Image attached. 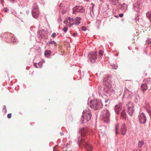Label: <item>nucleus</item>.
I'll return each instance as SVG.
<instances>
[{"label":"nucleus","instance_id":"obj_1","mask_svg":"<svg viewBox=\"0 0 151 151\" xmlns=\"http://www.w3.org/2000/svg\"><path fill=\"white\" fill-rule=\"evenodd\" d=\"M87 132V130L86 128H81L79 130V132L80 136L78 138L77 143L79 147H81L82 146H84L85 148L88 151H92L93 148L91 145L89 143L86 142V141L84 140L82 137H84Z\"/></svg>","mask_w":151,"mask_h":151},{"label":"nucleus","instance_id":"obj_2","mask_svg":"<svg viewBox=\"0 0 151 151\" xmlns=\"http://www.w3.org/2000/svg\"><path fill=\"white\" fill-rule=\"evenodd\" d=\"M91 112L89 109L84 110L83 113V117L81 119V123H83L88 121L91 119Z\"/></svg>","mask_w":151,"mask_h":151},{"label":"nucleus","instance_id":"obj_3","mask_svg":"<svg viewBox=\"0 0 151 151\" xmlns=\"http://www.w3.org/2000/svg\"><path fill=\"white\" fill-rule=\"evenodd\" d=\"M90 106L94 110H97L102 107V104L100 100L94 99L90 102Z\"/></svg>","mask_w":151,"mask_h":151},{"label":"nucleus","instance_id":"obj_4","mask_svg":"<svg viewBox=\"0 0 151 151\" xmlns=\"http://www.w3.org/2000/svg\"><path fill=\"white\" fill-rule=\"evenodd\" d=\"M110 113L107 109L104 110L101 114V118L105 123H108L109 121Z\"/></svg>","mask_w":151,"mask_h":151},{"label":"nucleus","instance_id":"obj_5","mask_svg":"<svg viewBox=\"0 0 151 151\" xmlns=\"http://www.w3.org/2000/svg\"><path fill=\"white\" fill-rule=\"evenodd\" d=\"M103 83L104 87L111 86V76L109 75H104L103 79Z\"/></svg>","mask_w":151,"mask_h":151},{"label":"nucleus","instance_id":"obj_6","mask_svg":"<svg viewBox=\"0 0 151 151\" xmlns=\"http://www.w3.org/2000/svg\"><path fill=\"white\" fill-rule=\"evenodd\" d=\"M96 52H91L88 55V60L91 63H94L97 58Z\"/></svg>","mask_w":151,"mask_h":151},{"label":"nucleus","instance_id":"obj_7","mask_svg":"<svg viewBox=\"0 0 151 151\" xmlns=\"http://www.w3.org/2000/svg\"><path fill=\"white\" fill-rule=\"evenodd\" d=\"M127 111L129 115L132 116L134 111L133 104L131 102H129L127 104Z\"/></svg>","mask_w":151,"mask_h":151},{"label":"nucleus","instance_id":"obj_8","mask_svg":"<svg viewBox=\"0 0 151 151\" xmlns=\"http://www.w3.org/2000/svg\"><path fill=\"white\" fill-rule=\"evenodd\" d=\"M104 90L107 93H110V94H114L115 93V91L111 87V86L106 87H104Z\"/></svg>","mask_w":151,"mask_h":151},{"label":"nucleus","instance_id":"obj_9","mask_svg":"<svg viewBox=\"0 0 151 151\" xmlns=\"http://www.w3.org/2000/svg\"><path fill=\"white\" fill-rule=\"evenodd\" d=\"M139 120L142 124L145 123L146 121V117L145 114L142 112L139 116Z\"/></svg>","mask_w":151,"mask_h":151},{"label":"nucleus","instance_id":"obj_10","mask_svg":"<svg viewBox=\"0 0 151 151\" xmlns=\"http://www.w3.org/2000/svg\"><path fill=\"white\" fill-rule=\"evenodd\" d=\"M150 84V82L148 81L146 83H144L141 85L142 91L143 92L144 91L148 89V86Z\"/></svg>","mask_w":151,"mask_h":151},{"label":"nucleus","instance_id":"obj_11","mask_svg":"<svg viewBox=\"0 0 151 151\" xmlns=\"http://www.w3.org/2000/svg\"><path fill=\"white\" fill-rule=\"evenodd\" d=\"M122 107V105L120 103H119L118 104L116 105L114 108L115 112L117 114H118L119 112L121 110Z\"/></svg>","mask_w":151,"mask_h":151},{"label":"nucleus","instance_id":"obj_12","mask_svg":"<svg viewBox=\"0 0 151 151\" xmlns=\"http://www.w3.org/2000/svg\"><path fill=\"white\" fill-rule=\"evenodd\" d=\"M81 19V17H77L73 19V23L70 24V25L73 24L78 25L80 23V20Z\"/></svg>","mask_w":151,"mask_h":151},{"label":"nucleus","instance_id":"obj_13","mask_svg":"<svg viewBox=\"0 0 151 151\" xmlns=\"http://www.w3.org/2000/svg\"><path fill=\"white\" fill-rule=\"evenodd\" d=\"M145 109L146 111L149 114L151 119V107L149 104H147L146 106L145 107Z\"/></svg>","mask_w":151,"mask_h":151},{"label":"nucleus","instance_id":"obj_14","mask_svg":"<svg viewBox=\"0 0 151 151\" xmlns=\"http://www.w3.org/2000/svg\"><path fill=\"white\" fill-rule=\"evenodd\" d=\"M127 129L126 127L124 124H123L121 128V133L123 135H124L126 134Z\"/></svg>","mask_w":151,"mask_h":151},{"label":"nucleus","instance_id":"obj_15","mask_svg":"<svg viewBox=\"0 0 151 151\" xmlns=\"http://www.w3.org/2000/svg\"><path fill=\"white\" fill-rule=\"evenodd\" d=\"M131 92L128 89H125L124 93L123 95V98H128L130 96Z\"/></svg>","mask_w":151,"mask_h":151},{"label":"nucleus","instance_id":"obj_16","mask_svg":"<svg viewBox=\"0 0 151 151\" xmlns=\"http://www.w3.org/2000/svg\"><path fill=\"white\" fill-rule=\"evenodd\" d=\"M32 16L34 18H36L38 17L39 13L38 10H32Z\"/></svg>","mask_w":151,"mask_h":151},{"label":"nucleus","instance_id":"obj_17","mask_svg":"<svg viewBox=\"0 0 151 151\" xmlns=\"http://www.w3.org/2000/svg\"><path fill=\"white\" fill-rule=\"evenodd\" d=\"M140 4H139L138 2L135 3L134 5V9H141Z\"/></svg>","mask_w":151,"mask_h":151},{"label":"nucleus","instance_id":"obj_18","mask_svg":"<svg viewBox=\"0 0 151 151\" xmlns=\"http://www.w3.org/2000/svg\"><path fill=\"white\" fill-rule=\"evenodd\" d=\"M126 113L125 112V110L124 109L122 111L121 114V116L122 119H126Z\"/></svg>","mask_w":151,"mask_h":151},{"label":"nucleus","instance_id":"obj_19","mask_svg":"<svg viewBox=\"0 0 151 151\" xmlns=\"http://www.w3.org/2000/svg\"><path fill=\"white\" fill-rule=\"evenodd\" d=\"M50 44H54L55 46H56L57 45V44L56 42L54 40H51L50 41H49L47 43V45H49Z\"/></svg>","mask_w":151,"mask_h":151},{"label":"nucleus","instance_id":"obj_20","mask_svg":"<svg viewBox=\"0 0 151 151\" xmlns=\"http://www.w3.org/2000/svg\"><path fill=\"white\" fill-rule=\"evenodd\" d=\"M51 53V52L50 50H47L45 51L44 54L46 56H47V57H48L47 56L48 55H50Z\"/></svg>","mask_w":151,"mask_h":151},{"label":"nucleus","instance_id":"obj_21","mask_svg":"<svg viewBox=\"0 0 151 151\" xmlns=\"http://www.w3.org/2000/svg\"><path fill=\"white\" fill-rule=\"evenodd\" d=\"M127 5L124 3L122 5L121 9H127Z\"/></svg>","mask_w":151,"mask_h":151},{"label":"nucleus","instance_id":"obj_22","mask_svg":"<svg viewBox=\"0 0 151 151\" xmlns=\"http://www.w3.org/2000/svg\"><path fill=\"white\" fill-rule=\"evenodd\" d=\"M115 134L116 135H117V134L119 133V132L118 131L119 129H118V125L117 124H116L115 126Z\"/></svg>","mask_w":151,"mask_h":151},{"label":"nucleus","instance_id":"obj_23","mask_svg":"<svg viewBox=\"0 0 151 151\" xmlns=\"http://www.w3.org/2000/svg\"><path fill=\"white\" fill-rule=\"evenodd\" d=\"M144 143L143 142L139 141L138 143V146L139 147H141L142 146L144 145Z\"/></svg>","mask_w":151,"mask_h":151},{"label":"nucleus","instance_id":"obj_24","mask_svg":"<svg viewBox=\"0 0 151 151\" xmlns=\"http://www.w3.org/2000/svg\"><path fill=\"white\" fill-rule=\"evenodd\" d=\"M112 68L114 69H117L118 68V66L116 64H113Z\"/></svg>","mask_w":151,"mask_h":151},{"label":"nucleus","instance_id":"obj_25","mask_svg":"<svg viewBox=\"0 0 151 151\" xmlns=\"http://www.w3.org/2000/svg\"><path fill=\"white\" fill-rule=\"evenodd\" d=\"M74 19L73 18H71L70 17H68V20L69 21V23L70 24L73 23Z\"/></svg>","mask_w":151,"mask_h":151},{"label":"nucleus","instance_id":"obj_26","mask_svg":"<svg viewBox=\"0 0 151 151\" xmlns=\"http://www.w3.org/2000/svg\"><path fill=\"white\" fill-rule=\"evenodd\" d=\"M37 64L39 66V68H41L42 65V62H40Z\"/></svg>","mask_w":151,"mask_h":151},{"label":"nucleus","instance_id":"obj_27","mask_svg":"<svg viewBox=\"0 0 151 151\" xmlns=\"http://www.w3.org/2000/svg\"><path fill=\"white\" fill-rule=\"evenodd\" d=\"M146 15L147 17L151 18V12H147L146 14Z\"/></svg>","mask_w":151,"mask_h":151},{"label":"nucleus","instance_id":"obj_28","mask_svg":"<svg viewBox=\"0 0 151 151\" xmlns=\"http://www.w3.org/2000/svg\"><path fill=\"white\" fill-rule=\"evenodd\" d=\"M68 30V28L67 27H65L63 29V31L64 32H66Z\"/></svg>","mask_w":151,"mask_h":151},{"label":"nucleus","instance_id":"obj_29","mask_svg":"<svg viewBox=\"0 0 151 151\" xmlns=\"http://www.w3.org/2000/svg\"><path fill=\"white\" fill-rule=\"evenodd\" d=\"M147 42L148 44L151 43V38L148 39L147 40Z\"/></svg>","mask_w":151,"mask_h":151},{"label":"nucleus","instance_id":"obj_30","mask_svg":"<svg viewBox=\"0 0 151 151\" xmlns=\"http://www.w3.org/2000/svg\"><path fill=\"white\" fill-rule=\"evenodd\" d=\"M99 55L101 56H102L103 54V52L101 50H100L99 52Z\"/></svg>","mask_w":151,"mask_h":151},{"label":"nucleus","instance_id":"obj_31","mask_svg":"<svg viewBox=\"0 0 151 151\" xmlns=\"http://www.w3.org/2000/svg\"><path fill=\"white\" fill-rule=\"evenodd\" d=\"M81 29H82L84 31H86V28L84 26H82Z\"/></svg>","mask_w":151,"mask_h":151},{"label":"nucleus","instance_id":"obj_32","mask_svg":"<svg viewBox=\"0 0 151 151\" xmlns=\"http://www.w3.org/2000/svg\"><path fill=\"white\" fill-rule=\"evenodd\" d=\"M76 9H79V10H80V9H83V7H81V6H78V8H77V6H76Z\"/></svg>","mask_w":151,"mask_h":151},{"label":"nucleus","instance_id":"obj_33","mask_svg":"<svg viewBox=\"0 0 151 151\" xmlns=\"http://www.w3.org/2000/svg\"><path fill=\"white\" fill-rule=\"evenodd\" d=\"M11 115H12L11 114V113L8 114H7V116L8 118L9 119L11 117Z\"/></svg>","mask_w":151,"mask_h":151},{"label":"nucleus","instance_id":"obj_34","mask_svg":"<svg viewBox=\"0 0 151 151\" xmlns=\"http://www.w3.org/2000/svg\"><path fill=\"white\" fill-rule=\"evenodd\" d=\"M56 35V33H54L51 35V37H55Z\"/></svg>","mask_w":151,"mask_h":151},{"label":"nucleus","instance_id":"obj_35","mask_svg":"<svg viewBox=\"0 0 151 151\" xmlns=\"http://www.w3.org/2000/svg\"><path fill=\"white\" fill-rule=\"evenodd\" d=\"M12 41L14 43L15 41V39L13 37H12L11 39Z\"/></svg>","mask_w":151,"mask_h":151},{"label":"nucleus","instance_id":"obj_36","mask_svg":"<svg viewBox=\"0 0 151 151\" xmlns=\"http://www.w3.org/2000/svg\"><path fill=\"white\" fill-rule=\"evenodd\" d=\"M37 64L36 63H34V66L36 68H38V67L37 66Z\"/></svg>","mask_w":151,"mask_h":151},{"label":"nucleus","instance_id":"obj_37","mask_svg":"<svg viewBox=\"0 0 151 151\" xmlns=\"http://www.w3.org/2000/svg\"><path fill=\"white\" fill-rule=\"evenodd\" d=\"M65 24H67L68 23V21L67 20H65L63 22Z\"/></svg>","mask_w":151,"mask_h":151},{"label":"nucleus","instance_id":"obj_38","mask_svg":"<svg viewBox=\"0 0 151 151\" xmlns=\"http://www.w3.org/2000/svg\"><path fill=\"white\" fill-rule=\"evenodd\" d=\"M73 35L74 37H76L77 35V34L76 33H74L73 34Z\"/></svg>","mask_w":151,"mask_h":151},{"label":"nucleus","instance_id":"obj_39","mask_svg":"<svg viewBox=\"0 0 151 151\" xmlns=\"http://www.w3.org/2000/svg\"><path fill=\"white\" fill-rule=\"evenodd\" d=\"M123 14H119V16L120 17H122L123 16Z\"/></svg>","mask_w":151,"mask_h":151},{"label":"nucleus","instance_id":"obj_40","mask_svg":"<svg viewBox=\"0 0 151 151\" xmlns=\"http://www.w3.org/2000/svg\"><path fill=\"white\" fill-rule=\"evenodd\" d=\"M128 88H129L131 90L132 89V86H131V85H130L129 86H128Z\"/></svg>","mask_w":151,"mask_h":151},{"label":"nucleus","instance_id":"obj_41","mask_svg":"<svg viewBox=\"0 0 151 151\" xmlns=\"http://www.w3.org/2000/svg\"><path fill=\"white\" fill-rule=\"evenodd\" d=\"M3 110H5V112L6 111V107L4 105V107L3 108Z\"/></svg>","mask_w":151,"mask_h":151},{"label":"nucleus","instance_id":"obj_42","mask_svg":"<svg viewBox=\"0 0 151 151\" xmlns=\"http://www.w3.org/2000/svg\"><path fill=\"white\" fill-rule=\"evenodd\" d=\"M91 7L92 8V9H93L94 4H93L92 3L91 4Z\"/></svg>","mask_w":151,"mask_h":151},{"label":"nucleus","instance_id":"obj_43","mask_svg":"<svg viewBox=\"0 0 151 151\" xmlns=\"http://www.w3.org/2000/svg\"><path fill=\"white\" fill-rule=\"evenodd\" d=\"M106 6L107 7L108 9H110V8H109V4H106Z\"/></svg>","mask_w":151,"mask_h":151},{"label":"nucleus","instance_id":"obj_44","mask_svg":"<svg viewBox=\"0 0 151 151\" xmlns=\"http://www.w3.org/2000/svg\"><path fill=\"white\" fill-rule=\"evenodd\" d=\"M53 151H58L55 147L54 148Z\"/></svg>","mask_w":151,"mask_h":151},{"label":"nucleus","instance_id":"obj_45","mask_svg":"<svg viewBox=\"0 0 151 151\" xmlns=\"http://www.w3.org/2000/svg\"><path fill=\"white\" fill-rule=\"evenodd\" d=\"M60 134L61 135H63L64 134V133H63V132H60Z\"/></svg>","mask_w":151,"mask_h":151},{"label":"nucleus","instance_id":"obj_46","mask_svg":"<svg viewBox=\"0 0 151 151\" xmlns=\"http://www.w3.org/2000/svg\"><path fill=\"white\" fill-rule=\"evenodd\" d=\"M108 100H109V99H107V100H105V102L106 103L107 102H108Z\"/></svg>","mask_w":151,"mask_h":151},{"label":"nucleus","instance_id":"obj_47","mask_svg":"<svg viewBox=\"0 0 151 151\" xmlns=\"http://www.w3.org/2000/svg\"><path fill=\"white\" fill-rule=\"evenodd\" d=\"M4 11H5V12L6 13V12H7L8 10H4Z\"/></svg>","mask_w":151,"mask_h":151},{"label":"nucleus","instance_id":"obj_48","mask_svg":"<svg viewBox=\"0 0 151 151\" xmlns=\"http://www.w3.org/2000/svg\"><path fill=\"white\" fill-rule=\"evenodd\" d=\"M115 17H116L117 18H119V16H115Z\"/></svg>","mask_w":151,"mask_h":151},{"label":"nucleus","instance_id":"obj_49","mask_svg":"<svg viewBox=\"0 0 151 151\" xmlns=\"http://www.w3.org/2000/svg\"><path fill=\"white\" fill-rule=\"evenodd\" d=\"M93 10H91V12H92L93 13Z\"/></svg>","mask_w":151,"mask_h":151},{"label":"nucleus","instance_id":"obj_50","mask_svg":"<svg viewBox=\"0 0 151 151\" xmlns=\"http://www.w3.org/2000/svg\"><path fill=\"white\" fill-rule=\"evenodd\" d=\"M42 63H43L45 62V61L44 60H43L42 61Z\"/></svg>","mask_w":151,"mask_h":151},{"label":"nucleus","instance_id":"obj_51","mask_svg":"<svg viewBox=\"0 0 151 151\" xmlns=\"http://www.w3.org/2000/svg\"><path fill=\"white\" fill-rule=\"evenodd\" d=\"M134 151H137V150H134Z\"/></svg>","mask_w":151,"mask_h":151},{"label":"nucleus","instance_id":"obj_52","mask_svg":"<svg viewBox=\"0 0 151 151\" xmlns=\"http://www.w3.org/2000/svg\"><path fill=\"white\" fill-rule=\"evenodd\" d=\"M26 12H27V13L28 14L29 12H28V11H27Z\"/></svg>","mask_w":151,"mask_h":151},{"label":"nucleus","instance_id":"obj_53","mask_svg":"<svg viewBox=\"0 0 151 151\" xmlns=\"http://www.w3.org/2000/svg\"><path fill=\"white\" fill-rule=\"evenodd\" d=\"M113 4H114V5H115V4L114 3H112Z\"/></svg>","mask_w":151,"mask_h":151},{"label":"nucleus","instance_id":"obj_54","mask_svg":"<svg viewBox=\"0 0 151 151\" xmlns=\"http://www.w3.org/2000/svg\"><path fill=\"white\" fill-rule=\"evenodd\" d=\"M62 5H63V4H60V6H61Z\"/></svg>","mask_w":151,"mask_h":151},{"label":"nucleus","instance_id":"obj_55","mask_svg":"<svg viewBox=\"0 0 151 151\" xmlns=\"http://www.w3.org/2000/svg\"><path fill=\"white\" fill-rule=\"evenodd\" d=\"M37 9V8H35V9Z\"/></svg>","mask_w":151,"mask_h":151},{"label":"nucleus","instance_id":"obj_56","mask_svg":"<svg viewBox=\"0 0 151 151\" xmlns=\"http://www.w3.org/2000/svg\"><path fill=\"white\" fill-rule=\"evenodd\" d=\"M74 10H73V13H74Z\"/></svg>","mask_w":151,"mask_h":151},{"label":"nucleus","instance_id":"obj_57","mask_svg":"<svg viewBox=\"0 0 151 151\" xmlns=\"http://www.w3.org/2000/svg\"><path fill=\"white\" fill-rule=\"evenodd\" d=\"M107 106V104H106V105H105V106Z\"/></svg>","mask_w":151,"mask_h":151},{"label":"nucleus","instance_id":"obj_58","mask_svg":"<svg viewBox=\"0 0 151 151\" xmlns=\"http://www.w3.org/2000/svg\"><path fill=\"white\" fill-rule=\"evenodd\" d=\"M4 9L6 10V9H7L6 8Z\"/></svg>","mask_w":151,"mask_h":151},{"label":"nucleus","instance_id":"obj_59","mask_svg":"<svg viewBox=\"0 0 151 151\" xmlns=\"http://www.w3.org/2000/svg\"><path fill=\"white\" fill-rule=\"evenodd\" d=\"M150 27H151V22H150Z\"/></svg>","mask_w":151,"mask_h":151},{"label":"nucleus","instance_id":"obj_60","mask_svg":"<svg viewBox=\"0 0 151 151\" xmlns=\"http://www.w3.org/2000/svg\"><path fill=\"white\" fill-rule=\"evenodd\" d=\"M35 5H36V4H35V5H34V6H35Z\"/></svg>","mask_w":151,"mask_h":151},{"label":"nucleus","instance_id":"obj_61","mask_svg":"<svg viewBox=\"0 0 151 151\" xmlns=\"http://www.w3.org/2000/svg\"><path fill=\"white\" fill-rule=\"evenodd\" d=\"M103 0H100L101 1H102Z\"/></svg>","mask_w":151,"mask_h":151},{"label":"nucleus","instance_id":"obj_62","mask_svg":"<svg viewBox=\"0 0 151 151\" xmlns=\"http://www.w3.org/2000/svg\"><path fill=\"white\" fill-rule=\"evenodd\" d=\"M60 9H62V8L61 7L60 8Z\"/></svg>","mask_w":151,"mask_h":151}]
</instances>
